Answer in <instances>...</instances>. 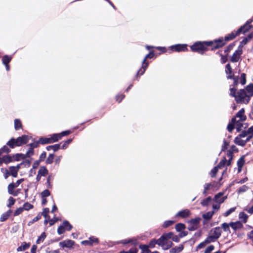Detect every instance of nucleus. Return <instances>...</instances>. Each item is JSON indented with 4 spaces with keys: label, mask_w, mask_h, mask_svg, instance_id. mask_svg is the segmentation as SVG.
Returning <instances> with one entry per match:
<instances>
[{
    "label": "nucleus",
    "mask_w": 253,
    "mask_h": 253,
    "mask_svg": "<svg viewBox=\"0 0 253 253\" xmlns=\"http://www.w3.org/2000/svg\"><path fill=\"white\" fill-rule=\"evenodd\" d=\"M240 83L242 84H245L246 83V75L244 73L241 74V79H240Z\"/></svg>",
    "instance_id": "nucleus-53"
},
{
    "label": "nucleus",
    "mask_w": 253,
    "mask_h": 253,
    "mask_svg": "<svg viewBox=\"0 0 253 253\" xmlns=\"http://www.w3.org/2000/svg\"><path fill=\"white\" fill-rule=\"evenodd\" d=\"M249 188L246 185H243L238 190V192L239 193H243L247 191L248 190Z\"/></svg>",
    "instance_id": "nucleus-37"
},
{
    "label": "nucleus",
    "mask_w": 253,
    "mask_h": 253,
    "mask_svg": "<svg viewBox=\"0 0 253 253\" xmlns=\"http://www.w3.org/2000/svg\"><path fill=\"white\" fill-rule=\"evenodd\" d=\"M154 53L153 52H151L150 53H149L148 54H147L146 56H145V59H144L143 61V64H145V66L143 67L144 68V71H143L142 73L144 72L145 69L147 68V66H148V64L147 63H146V59L147 58H152L154 56Z\"/></svg>",
    "instance_id": "nucleus-25"
},
{
    "label": "nucleus",
    "mask_w": 253,
    "mask_h": 253,
    "mask_svg": "<svg viewBox=\"0 0 253 253\" xmlns=\"http://www.w3.org/2000/svg\"><path fill=\"white\" fill-rule=\"evenodd\" d=\"M179 236L174 235L172 233V237L171 238V239L175 242H178L179 241Z\"/></svg>",
    "instance_id": "nucleus-60"
},
{
    "label": "nucleus",
    "mask_w": 253,
    "mask_h": 253,
    "mask_svg": "<svg viewBox=\"0 0 253 253\" xmlns=\"http://www.w3.org/2000/svg\"><path fill=\"white\" fill-rule=\"evenodd\" d=\"M236 210V208H232L231 209H230L229 210H228V211H227L224 213V216H228L230 213H231L232 212H233V211H234Z\"/></svg>",
    "instance_id": "nucleus-44"
},
{
    "label": "nucleus",
    "mask_w": 253,
    "mask_h": 253,
    "mask_svg": "<svg viewBox=\"0 0 253 253\" xmlns=\"http://www.w3.org/2000/svg\"><path fill=\"white\" fill-rule=\"evenodd\" d=\"M251 138V136H247V132H242L235 138L234 142L238 145L244 146Z\"/></svg>",
    "instance_id": "nucleus-3"
},
{
    "label": "nucleus",
    "mask_w": 253,
    "mask_h": 253,
    "mask_svg": "<svg viewBox=\"0 0 253 253\" xmlns=\"http://www.w3.org/2000/svg\"><path fill=\"white\" fill-rule=\"evenodd\" d=\"M15 201V200L12 197H10L8 199V207H10L12 205H14Z\"/></svg>",
    "instance_id": "nucleus-58"
},
{
    "label": "nucleus",
    "mask_w": 253,
    "mask_h": 253,
    "mask_svg": "<svg viewBox=\"0 0 253 253\" xmlns=\"http://www.w3.org/2000/svg\"><path fill=\"white\" fill-rule=\"evenodd\" d=\"M140 249L142 251V253H148L149 251L148 250L149 246L148 245H142L140 246Z\"/></svg>",
    "instance_id": "nucleus-34"
},
{
    "label": "nucleus",
    "mask_w": 253,
    "mask_h": 253,
    "mask_svg": "<svg viewBox=\"0 0 253 253\" xmlns=\"http://www.w3.org/2000/svg\"><path fill=\"white\" fill-rule=\"evenodd\" d=\"M173 221L172 220H168L165 221L163 224V227L165 228H167L173 223Z\"/></svg>",
    "instance_id": "nucleus-45"
},
{
    "label": "nucleus",
    "mask_w": 253,
    "mask_h": 253,
    "mask_svg": "<svg viewBox=\"0 0 253 253\" xmlns=\"http://www.w3.org/2000/svg\"><path fill=\"white\" fill-rule=\"evenodd\" d=\"M48 212H49V209L48 208L44 209L43 210V211L42 212V215L45 218V220L44 221L45 224H46L47 223V219H49V216L48 215Z\"/></svg>",
    "instance_id": "nucleus-21"
},
{
    "label": "nucleus",
    "mask_w": 253,
    "mask_h": 253,
    "mask_svg": "<svg viewBox=\"0 0 253 253\" xmlns=\"http://www.w3.org/2000/svg\"><path fill=\"white\" fill-rule=\"evenodd\" d=\"M246 90L248 93V95H253V84H250L247 86Z\"/></svg>",
    "instance_id": "nucleus-30"
},
{
    "label": "nucleus",
    "mask_w": 253,
    "mask_h": 253,
    "mask_svg": "<svg viewBox=\"0 0 253 253\" xmlns=\"http://www.w3.org/2000/svg\"><path fill=\"white\" fill-rule=\"evenodd\" d=\"M226 163V160L224 158L222 161L219 163V164L218 165V167L219 168H221L223 167Z\"/></svg>",
    "instance_id": "nucleus-57"
},
{
    "label": "nucleus",
    "mask_w": 253,
    "mask_h": 253,
    "mask_svg": "<svg viewBox=\"0 0 253 253\" xmlns=\"http://www.w3.org/2000/svg\"><path fill=\"white\" fill-rule=\"evenodd\" d=\"M221 227L223 230L226 232L230 231V223L227 224L226 223H224L222 224Z\"/></svg>",
    "instance_id": "nucleus-35"
},
{
    "label": "nucleus",
    "mask_w": 253,
    "mask_h": 253,
    "mask_svg": "<svg viewBox=\"0 0 253 253\" xmlns=\"http://www.w3.org/2000/svg\"><path fill=\"white\" fill-rule=\"evenodd\" d=\"M2 161L3 163L5 164H8V163L11 161V159L8 156H4L2 158Z\"/></svg>",
    "instance_id": "nucleus-55"
},
{
    "label": "nucleus",
    "mask_w": 253,
    "mask_h": 253,
    "mask_svg": "<svg viewBox=\"0 0 253 253\" xmlns=\"http://www.w3.org/2000/svg\"><path fill=\"white\" fill-rule=\"evenodd\" d=\"M156 245H159L158 239H153L150 241L148 246L150 248H153Z\"/></svg>",
    "instance_id": "nucleus-28"
},
{
    "label": "nucleus",
    "mask_w": 253,
    "mask_h": 253,
    "mask_svg": "<svg viewBox=\"0 0 253 253\" xmlns=\"http://www.w3.org/2000/svg\"><path fill=\"white\" fill-rule=\"evenodd\" d=\"M200 218L192 219L189 221L188 229L190 230H195L198 228V225L200 221Z\"/></svg>",
    "instance_id": "nucleus-8"
},
{
    "label": "nucleus",
    "mask_w": 253,
    "mask_h": 253,
    "mask_svg": "<svg viewBox=\"0 0 253 253\" xmlns=\"http://www.w3.org/2000/svg\"><path fill=\"white\" fill-rule=\"evenodd\" d=\"M30 243L23 242L20 246L17 248V252L24 251L27 250L30 247Z\"/></svg>",
    "instance_id": "nucleus-19"
},
{
    "label": "nucleus",
    "mask_w": 253,
    "mask_h": 253,
    "mask_svg": "<svg viewBox=\"0 0 253 253\" xmlns=\"http://www.w3.org/2000/svg\"><path fill=\"white\" fill-rule=\"evenodd\" d=\"M1 171L3 173L5 179H6L10 174L8 170L6 169L2 168Z\"/></svg>",
    "instance_id": "nucleus-41"
},
{
    "label": "nucleus",
    "mask_w": 253,
    "mask_h": 253,
    "mask_svg": "<svg viewBox=\"0 0 253 253\" xmlns=\"http://www.w3.org/2000/svg\"><path fill=\"white\" fill-rule=\"evenodd\" d=\"M10 213H11V211H8L3 213L1 215V217L0 218V220L1 221H5L9 217V216L10 215Z\"/></svg>",
    "instance_id": "nucleus-26"
},
{
    "label": "nucleus",
    "mask_w": 253,
    "mask_h": 253,
    "mask_svg": "<svg viewBox=\"0 0 253 253\" xmlns=\"http://www.w3.org/2000/svg\"><path fill=\"white\" fill-rule=\"evenodd\" d=\"M211 243L210 240L207 238V239L203 242L201 243L198 245L197 247V250L204 248L206 245Z\"/></svg>",
    "instance_id": "nucleus-23"
},
{
    "label": "nucleus",
    "mask_w": 253,
    "mask_h": 253,
    "mask_svg": "<svg viewBox=\"0 0 253 253\" xmlns=\"http://www.w3.org/2000/svg\"><path fill=\"white\" fill-rule=\"evenodd\" d=\"M41 197L42 198H46V197H48L50 195V192L48 190H44L43 191H42L41 194Z\"/></svg>",
    "instance_id": "nucleus-39"
},
{
    "label": "nucleus",
    "mask_w": 253,
    "mask_h": 253,
    "mask_svg": "<svg viewBox=\"0 0 253 253\" xmlns=\"http://www.w3.org/2000/svg\"><path fill=\"white\" fill-rule=\"evenodd\" d=\"M246 132H247V136H250V135H248L251 134L253 133V126L249 128Z\"/></svg>",
    "instance_id": "nucleus-63"
},
{
    "label": "nucleus",
    "mask_w": 253,
    "mask_h": 253,
    "mask_svg": "<svg viewBox=\"0 0 253 253\" xmlns=\"http://www.w3.org/2000/svg\"><path fill=\"white\" fill-rule=\"evenodd\" d=\"M53 155H50L46 159V163L47 164H51L53 162Z\"/></svg>",
    "instance_id": "nucleus-61"
},
{
    "label": "nucleus",
    "mask_w": 253,
    "mask_h": 253,
    "mask_svg": "<svg viewBox=\"0 0 253 253\" xmlns=\"http://www.w3.org/2000/svg\"><path fill=\"white\" fill-rule=\"evenodd\" d=\"M211 199L210 197L207 198L201 202V204L203 206H206L211 202Z\"/></svg>",
    "instance_id": "nucleus-36"
},
{
    "label": "nucleus",
    "mask_w": 253,
    "mask_h": 253,
    "mask_svg": "<svg viewBox=\"0 0 253 253\" xmlns=\"http://www.w3.org/2000/svg\"><path fill=\"white\" fill-rule=\"evenodd\" d=\"M63 225L65 229L66 230H70L72 229V226L67 221H65L63 222Z\"/></svg>",
    "instance_id": "nucleus-42"
},
{
    "label": "nucleus",
    "mask_w": 253,
    "mask_h": 253,
    "mask_svg": "<svg viewBox=\"0 0 253 253\" xmlns=\"http://www.w3.org/2000/svg\"><path fill=\"white\" fill-rule=\"evenodd\" d=\"M222 193H219L214 197V201L216 203L221 204L223 203L226 198V197H223Z\"/></svg>",
    "instance_id": "nucleus-15"
},
{
    "label": "nucleus",
    "mask_w": 253,
    "mask_h": 253,
    "mask_svg": "<svg viewBox=\"0 0 253 253\" xmlns=\"http://www.w3.org/2000/svg\"><path fill=\"white\" fill-rule=\"evenodd\" d=\"M65 230L66 229L64 226V225L63 224L62 225H61L58 227V230H57V232L60 235V234L64 233Z\"/></svg>",
    "instance_id": "nucleus-40"
},
{
    "label": "nucleus",
    "mask_w": 253,
    "mask_h": 253,
    "mask_svg": "<svg viewBox=\"0 0 253 253\" xmlns=\"http://www.w3.org/2000/svg\"><path fill=\"white\" fill-rule=\"evenodd\" d=\"M33 208V206L30 203H26L23 205V209L26 211L29 210Z\"/></svg>",
    "instance_id": "nucleus-38"
},
{
    "label": "nucleus",
    "mask_w": 253,
    "mask_h": 253,
    "mask_svg": "<svg viewBox=\"0 0 253 253\" xmlns=\"http://www.w3.org/2000/svg\"><path fill=\"white\" fill-rule=\"evenodd\" d=\"M211 42V45L215 48H219L225 44V42L222 39H219L214 42Z\"/></svg>",
    "instance_id": "nucleus-12"
},
{
    "label": "nucleus",
    "mask_w": 253,
    "mask_h": 253,
    "mask_svg": "<svg viewBox=\"0 0 253 253\" xmlns=\"http://www.w3.org/2000/svg\"><path fill=\"white\" fill-rule=\"evenodd\" d=\"M58 220V218L56 217H54L52 219H47V222H48L49 223V225L50 226H52Z\"/></svg>",
    "instance_id": "nucleus-48"
},
{
    "label": "nucleus",
    "mask_w": 253,
    "mask_h": 253,
    "mask_svg": "<svg viewBox=\"0 0 253 253\" xmlns=\"http://www.w3.org/2000/svg\"><path fill=\"white\" fill-rule=\"evenodd\" d=\"M211 185L210 183L206 184L204 186V193H206L207 192V191L211 188Z\"/></svg>",
    "instance_id": "nucleus-59"
},
{
    "label": "nucleus",
    "mask_w": 253,
    "mask_h": 253,
    "mask_svg": "<svg viewBox=\"0 0 253 253\" xmlns=\"http://www.w3.org/2000/svg\"><path fill=\"white\" fill-rule=\"evenodd\" d=\"M183 249V246L182 245H179L177 247H175L171 249L170 252L174 253H178L180 252Z\"/></svg>",
    "instance_id": "nucleus-22"
},
{
    "label": "nucleus",
    "mask_w": 253,
    "mask_h": 253,
    "mask_svg": "<svg viewBox=\"0 0 253 253\" xmlns=\"http://www.w3.org/2000/svg\"><path fill=\"white\" fill-rule=\"evenodd\" d=\"M20 169V166L18 165L16 167H11L9 168V171L10 174L13 177H16L17 175V172Z\"/></svg>",
    "instance_id": "nucleus-18"
},
{
    "label": "nucleus",
    "mask_w": 253,
    "mask_h": 253,
    "mask_svg": "<svg viewBox=\"0 0 253 253\" xmlns=\"http://www.w3.org/2000/svg\"><path fill=\"white\" fill-rule=\"evenodd\" d=\"M214 212H215L214 211L208 212L204 214L203 215V217L204 218H205L206 219H209L211 218V217L213 215Z\"/></svg>",
    "instance_id": "nucleus-32"
},
{
    "label": "nucleus",
    "mask_w": 253,
    "mask_h": 253,
    "mask_svg": "<svg viewBox=\"0 0 253 253\" xmlns=\"http://www.w3.org/2000/svg\"><path fill=\"white\" fill-rule=\"evenodd\" d=\"M237 35H238V33H237L236 34L232 33L230 35H229L228 36H226L225 37V40L229 41V40H232L233 38H234Z\"/></svg>",
    "instance_id": "nucleus-50"
},
{
    "label": "nucleus",
    "mask_w": 253,
    "mask_h": 253,
    "mask_svg": "<svg viewBox=\"0 0 253 253\" xmlns=\"http://www.w3.org/2000/svg\"><path fill=\"white\" fill-rule=\"evenodd\" d=\"M242 54V49L241 47H239L238 49L236 50L233 55L231 58V61L233 62H236L238 61L240 59L241 55Z\"/></svg>",
    "instance_id": "nucleus-11"
},
{
    "label": "nucleus",
    "mask_w": 253,
    "mask_h": 253,
    "mask_svg": "<svg viewBox=\"0 0 253 253\" xmlns=\"http://www.w3.org/2000/svg\"><path fill=\"white\" fill-rule=\"evenodd\" d=\"M221 235V229L219 227H216L212 229L210 232L207 238L210 242H213L218 239Z\"/></svg>",
    "instance_id": "nucleus-6"
},
{
    "label": "nucleus",
    "mask_w": 253,
    "mask_h": 253,
    "mask_svg": "<svg viewBox=\"0 0 253 253\" xmlns=\"http://www.w3.org/2000/svg\"><path fill=\"white\" fill-rule=\"evenodd\" d=\"M14 126L16 129H18L21 126V122L18 120H15L14 121Z\"/></svg>",
    "instance_id": "nucleus-43"
},
{
    "label": "nucleus",
    "mask_w": 253,
    "mask_h": 253,
    "mask_svg": "<svg viewBox=\"0 0 253 253\" xmlns=\"http://www.w3.org/2000/svg\"><path fill=\"white\" fill-rule=\"evenodd\" d=\"M230 227L235 231L243 227V224L240 221L231 222L230 223Z\"/></svg>",
    "instance_id": "nucleus-13"
},
{
    "label": "nucleus",
    "mask_w": 253,
    "mask_h": 253,
    "mask_svg": "<svg viewBox=\"0 0 253 253\" xmlns=\"http://www.w3.org/2000/svg\"><path fill=\"white\" fill-rule=\"evenodd\" d=\"M172 237V232L165 233L158 239L159 246L164 250H168L172 246L170 241Z\"/></svg>",
    "instance_id": "nucleus-1"
},
{
    "label": "nucleus",
    "mask_w": 253,
    "mask_h": 253,
    "mask_svg": "<svg viewBox=\"0 0 253 253\" xmlns=\"http://www.w3.org/2000/svg\"><path fill=\"white\" fill-rule=\"evenodd\" d=\"M232 123L235 124V127L238 131L241 130L242 128H246L247 127V125L246 123H244V122H241L240 119L234 118L232 119Z\"/></svg>",
    "instance_id": "nucleus-7"
},
{
    "label": "nucleus",
    "mask_w": 253,
    "mask_h": 253,
    "mask_svg": "<svg viewBox=\"0 0 253 253\" xmlns=\"http://www.w3.org/2000/svg\"><path fill=\"white\" fill-rule=\"evenodd\" d=\"M11 59V57H9L8 56H5L2 58V62L3 63L6 65V70H9V66L7 64L10 62Z\"/></svg>",
    "instance_id": "nucleus-24"
},
{
    "label": "nucleus",
    "mask_w": 253,
    "mask_h": 253,
    "mask_svg": "<svg viewBox=\"0 0 253 253\" xmlns=\"http://www.w3.org/2000/svg\"><path fill=\"white\" fill-rule=\"evenodd\" d=\"M235 127V124H233L232 123V121L231 123H230L227 126V129L229 131L231 132L234 128Z\"/></svg>",
    "instance_id": "nucleus-56"
},
{
    "label": "nucleus",
    "mask_w": 253,
    "mask_h": 253,
    "mask_svg": "<svg viewBox=\"0 0 253 253\" xmlns=\"http://www.w3.org/2000/svg\"><path fill=\"white\" fill-rule=\"evenodd\" d=\"M245 111L243 109L240 110L237 114L236 118V119H240L241 122H244L246 120V117L245 114Z\"/></svg>",
    "instance_id": "nucleus-16"
},
{
    "label": "nucleus",
    "mask_w": 253,
    "mask_h": 253,
    "mask_svg": "<svg viewBox=\"0 0 253 253\" xmlns=\"http://www.w3.org/2000/svg\"><path fill=\"white\" fill-rule=\"evenodd\" d=\"M47 169L44 167H41L38 171V173L41 176H45L47 174Z\"/></svg>",
    "instance_id": "nucleus-27"
},
{
    "label": "nucleus",
    "mask_w": 253,
    "mask_h": 253,
    "mask_svg": "<svg viewBox=\"0 0 253 253\" xmlns=\"http://www.w3.org/2000/svg\"><path fill=\"white\" fill-rule=\"evenodd\" d=\"M220 204L217 203L214 204L212 205V208L214 210L217 211L220 208Z\"/></svg>",
    "instance_id": "nucleus-62"
},
{
    "label": "nucleus",
    "mask_w": 253,
    "mask_h": 253,
    "mask_svg": "<svg viewBox=\"0 0 253 253\" xmlns=\"http://www.w3.org/2000/svg\"><path fill=\"white\" fill-rule=\"evenodd\" d=\"M29 137L27 135H23L19 137L16 139H11L7 142V145L10 147L13 148L15 146H19L28 142Z\"/></svg>",
    "instance_id": "nucleus-2"
},
{
    "label": "nucleus",
    "mask_w": 253,
    "mask_h": 253,
    "mask_svg": "<svg viewBox=\"0 0 253 253\" xmlns=\"http://www.w3.org/2000/svg\"><path fill=\"white\" fill-rule=\"evenodd\" d=\"M244 164H245V160H244V158L243 157L241 158L238 160V161L237 162V166L238 167V172H240L241 171L242 168Z\"/></svg>",
    "instance_id": "nucleus-20"
},
{
    "label": "nucleus",
    "mask_w": 253,
    "mask_h": 253,
    "mask_svg": "<svg viewBox=\"0 0 253 253\" xmlns=\"http://www.w3.org/2000/svg\"><path fill=\"white\" fill-rule=\"evenodd\" d=\"M185 229V226L182 223H178L175 225V229L178 232L183 231Z\"/></svg>",
    "instance_id": "nucleus-29"
},
{
    "label": "nucleus",
    "mask_w": 253,
    "mask_h": 253,
    "mask_svg": "<svg viewBox=\"0 0 253 253\" xmlns=\"http://www.w3.org/2000/svg\"><path fill=\"white\" fill-rule=\"evenodd\" d=\"M46 238V234L44 232H43L41 236L39 237L38 240H37V244H40L42 242L45 238Z\"/></svg>",
    "instance_id": "nucleus-33"
},
{
    "label": "nucleus",
    "mask_w": 253,
    "mask_h": 253,
    "mask_svg": "<svg viewBox=\"0 0 253 253\" xmlns=\"http://www.w3.org/2000/svg\"><path fill=\"white\" fill-rule=\"evenodd\" d=\"M23 210H24L23 208H18L15 211V212L14 213V215L17 216V215L20 214V213H21L23 212Z\"/></svg>",
    "instance_id": "nucleus-49"
},
{
    "label": "nucleus",
    "mask_w": 253,
    "mask_h": 253,
    "mask_svg": "<svg viewBox=\"0 0 253 253\" xmlns=\"http://www.w3.org/2000/svg\"><path fill=\"white\" fill-rule=\"evenodd\" d=\"M214 246L211 245L207 247L205 251V253H211L214 250Z\"/></svg>",
    "instance_id": "nucleus-47"
},
{
    "label": "nucleus",
    "mask_w": 253,
    "mask_h": 253,
    "mask_svg": "<svg viewBox=\"0 0 253 253\" xmlns=\"http://www.w3.org/2000/svg\"><path fill=\"white\" fill-rule=\"evenodd\" d=\"M15 188L16 187L14 186L13 183H10L8 186V192L10 194L16 196L18 194V191H14L13 189Z\"/></svg>",
    "instance_id": "nucleus-17"
},
{
    "label": "nucleus",
    "mask_w": 253,
    "mask_h": 253,
    "mask_svg": "<svg viewBox=\"0 0 253 253\" xmlns=\"http://www.w3.org/2000/svg\"><path fill=\"white\" fill-rule=\"evenodd\" d=\"M211 45V42H197L191 46V49L193 51L200 52L207 50V47Z\"/></svg>",
    "instance_id": "nucleus-4"
},
{
    "label": "nucleus",
    "mask_w": 253,
    "mask_h": 253,
    "mask_svg": "<svg viewBox=\"0 0 253 253\" xmlns=\"http://www.w3.org/2000/svg\"><path fill=\"white\" fill-rule=\"evenodd\" d=\"M72 141V139H69L68 140H67V141H66L64 144L62 145V148L63 149H66L68 145Z\"/></svg>",
    "instance_id": "nucleus-54"
},
{
    "label": "nucleus",
    "mask_w": 253,
    "mask_h": 253,
    "mask_svg": "<svg viewBox=\"0 0 253 253\" xmlns=\"http://www.w3.org/2000/svg\"><path fill=\"white\" fill-rule=\"evenodd\" d=\"M219 168L218 167V166L215 168H214L211 171V176L212 177H214L215 174H216L217 171H218V169H219Z\"/></svg>",
    "instance_id": "nucleus-51"
},
{
    "label": "nucleus",
    "mask_w": 253,
    "mask_h": 253,
    "mask_svg": "<svg viewBox=\"0 0 253 253\" xmlns=\"http://www.w3.org/2000/svg\"><path fill=\"white\" fill-rule=\"evenodd\" d=\"M239 217L240 219L242 220L244 223H246L247 221L248 216L246 213L242 212L240 213V214L239 215Z\"/></svg>",
    "instance_id": "nucleus-31"
},
{
    "label": "nucleus",
    "mask_w": 253,
    "mask_h": 253,
    "mask_svg": "<svg viewBox=\"0 0 253 253\" xmlns=\"http://www.w3.org/2000/svg\"><path fill=\"white\" fill-rule=\"evenodd\" d=\"M225 71L227 74L231 75L232 74V68L229 64L226 65Z\"/></svg>",
    "instance_id": "nucleus-46"
},
{
    "label": "nucleus",
    "mask_w": 253,
    "mask_h": 253,
    "mask_svg": "<svg viewBox=\"0 0 253 253\" xmlns=\"http://www.w3.org/2000/svg\"><path fill=\"white\" fill-rule=\"evenodd\" d=\"M61 138V135L60 133L53 134L50 137L41 138L39 139V142L42 144L51 143L57 141Z\"/></svg>",
    "instance_id": "nucleus-5"
},
{
    "label": "nucleus",
    "mask_w": 253,
    "mask_h": 253,
    "mask_svg": "<svg viewBox=\"0 0 253 253\" xmlns=\"http://www.w3.org/2000/svg\"><path fill=\"white\" fill-rule=\"evenodd\" d=\"M37 249V246L36 245H33L32 248L31 249V253H36V251Z\"/></svg>",
    "instance_id": "nucleus-64"
},
{
    "label": "nucleus",
    "mask_w": 253,
    "mask_h": 253,
    "mask_svg": "<svg viewBox=\"0 0 253 253\" xmlns=\"http://www.w3.org/2000/svg\"><path fill=\"white\" fill-rule=\"evenodd\" d=\"M190 214V211L188 210H184L178 212L176 215V217H180L181 218H185L188 217Z\"/></svg>",
    "instance_id": "nucleus-14"
},
{
    "label": "nucleus",
    "mask_w": 253,
    "mask_h": 253,
    "mask_svg": "<svg viewBox=\"0 0 253 253\" xmlns=\"http://www.w3.org/2000/svg\"><path fill=\"white\" fill-rule=\"evenodd\" d=\"M14 157L17 161H19L21 159H24L25 156L23 154H17L15 155Z\"/></svg>",
    "instance_id": "nucleus-52"
},
{
    "label": "nucleus",
    "mask_w": 253,
    "mask_h": 253,
    "mask_svg": "<svg viewBox=\"0 0 253 253\" xmlns=\"http://www.w3.org/2000/svg\"><path fill=\"white\" fill-rule=\"evenodd\" d=\"M171 49L173 51L181 52L187 50V45L184 44H178L174 45H172L170 47Z\"/></svg>",
    "instance_id": "nucleus-10"
},
{
    "label": "nucleus",
    "mask_w": 253,
    "mask_h": 253,
    "mask_svg": "<svg viewBox=\"0 0 253 253\" xmlns=\"http://www.w3.org/2000/svg\"><path fill=\"white\" fill-rule=\"evenodd\" d=\"M74 244V241L71 240H64L59 243V246L63 248H67L68 249H71Z\"/></svg>",
    "instance_id": "nucleus-9"
}]
</instances>
